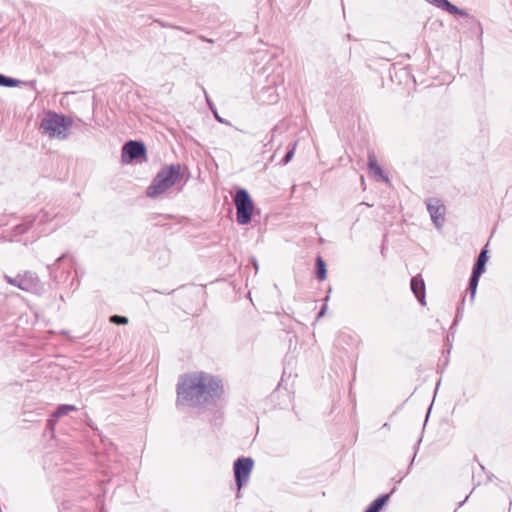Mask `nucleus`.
Wrapping results in <instances>:
<instances>
[{
  "instance_id": "obj_1",
  "label": "nucleus",
  "mask_w": 512,
  "mask_h": 512,
  "mask_svg": "<svg viewBox=\"0 0 512 512\" xmlns=\"http://www.w3.org/2000/svg\"><path fill=\"white\" fill-rule=\"evenodd\" d=\"M221 382L216 377L194 372L181 376L177 384V405L201 407L219 397Z\"/></svg>"
},
{
  "instance_id": "obj_2",
  "label": "nucleus",
  "mask_w": 512,
  "mask_h": 512,
  "mask_svg": "<svg viewBox=\"0 0 512 512\" xmlns=\"http://www.w3.org/2000/svg\"><path fill=\"white\" fill-rule=\"evenodd\" d=\"M180 165H169L163 167L152 180L146 189L149 198H157L173 187L180 179Z\"/></svg>"
},
{
  "instance_id": "obj_3",
  "label": "nucleus",
  "mask_w": 512,
  "mask_h": 512,
  "mask_svg": "<svg viewBox=\"0 0 512 512\" xmlns=\"http://www.w3.org/2000/svg\"><path fill=\"white\" fill-rule=\"evenodd\" d=\"M72 125L71 117L49 111L42 119L40 129L42 134L49 138L64 140L68 137Z\"/></svg>"
},
{
  "instance_id": "obj_4",
  "label": "nucleus",
  "mask_w": 512,
  "mask_h": 512,
  "mask_svg": "<svg viewBox=\"0 0 512 512\" xmlns=\"http://www.w3.org/2000/svg\"><path fill=\"white\" fill-rule=\"evenodd\" d=\"M236 218L240 225H246L251 221L254 203L246 189L240 188L234 196Z\"/></svg>"
},
{
  "instance_id": "obj_5",
  "label": "nucleus",
  "mask_w": 512,
  "mask_h": 512,
  "mask_svg": "<svg viewBox=\"0 0 512 512\" xmlns=\"http://www.w3.org/2000/svg\"><path fill=\"white\" fill-rule=\"evenodd\" d=\"M253 466L254 460L250 457H240L234 462V477L238 489L248 482Z\"/></svg>"
},
{
  "instance_id": "obj_6",
  "label": "nucleus",
  "mask_w": 512,
  "mask_h": 512,
  "mask_svg": "<svg viewBox=\"0 0 512 512\" xmlns=\"http://www.w3.org/2000/svg\"><path fill=\"white\" fill-rule=\"evenodd\" d=\"M146 154V146L144 143L136 140L126 142L122 147V161L125 163L139 159Z\"/></svg>"
},
{
  "instance_id": "obj_7",
  "label": "nucleus",
  "mask_w": 512,
  "mask_h": 512,
  "mask_svg": "<svg viewBox=\"0 0 512 512\" xmlns=\"http://www.w3.org/2000/svg\"><path fill=\"white\" fill-rule=\"evenodd\" d=\"M427 210L430 214L431 220L436 228H441L444 222L446 212L445 206L437 198H429L426 202Z\"/></svg>"
},
{
  "instance_id": "obj_8",
  "label": "nucleus",
  "mask_w": 512,
  "mask_h": 512,
  "mask_svg": "<svg viewBox=\"0 0 512 512\" xmlns=\"http://www.w3.org/2000/svg\"><path fill=\"white\" fill-rule=\"evenodd\" d=\"M5 280L9 284L16 286L24 291H30L37 284V278L31 273L25 274L23 276L18 275L15 278L5 275Z\"/></svg>"
},
{
  "instance_id": "obj_9",
  "label": "nucleus",
  "mask_w": 512,
  "mask_h": 512,
  "mask_svg": "<svg viewBox=\"0 0 512 512\" xmlns=\"http://www.w3.org/2000/svg\"><path fill=\"white\" fill-rule=\"evenodd\" d=\"M410 287L419 303L421 305H426L425 282L420 274L412 277Z\"/></svg>"
},
{
  "instance_id": "obj_10",
  "label": "nucleus",
  "mask_w": 512,
  "mask_h": 512,
  "mask_svg": "<svg viewBox=\"0 0 512 512\" xmlns=\"http://www.w3.org/2000/svg\"><path fill=\"white\" fill-rule=\"evenodd\" d=\"M425 1L433 6H436L437 8H440V9L450 13V14L460 15V16H464V17L468 16L466 11L458 8L457 6H455L448 0H425Z\"/></svg>"
},
{
  "instance_id": "obj_11",
  "label": "nucleus",
  "mask_w": 512,
  "mask_h": 512,
  "mask_svg": "<svg viewBox=\"0 0 512 512\" xmlns=\"http://www.w3.org/2000/svg\"><path fill=\"white\" fill-rule=\"evenodd\" d=\"M368 168L374 177H378L385 182L388 181V178L384 175L382 168L377 164L374 153H369L368 155Z\"/></svg>"
},
{
  "instance_id": "obj_12",
  "label": "nucleus",
  "mask_w": 512,
  "mask_h": 512,
  "mask_svg": "<svg viewBox=\"0 0 512 512\" xmlns=\"http://www.w3.org/2000/svg\"><path fill=\"white\" fill-rule=\"evenodd\" d=\"M390 494H382L378 496L364 512H380L383 507L388 503Z\"/></svg>"
},
{
  "instance_id": "obj_13",
  "label": "nucleus",
  "mask_w": 512,
  "mask_h": 512,
  "mask_svg": "<svg viewBox=\"0 0 512 512\" xmlns=\"http://www.w3.org/2000/svg\"><path fill=\"white\" fill-rule=\"evenodd\" d=\"M315 269L317 278L321 281L324 280L326 278L327 269L325 261L320 256L316 258Z\"/></svg>"
},
{
  "instance_id": "obj_14",
  "label": "nucleus",
  "mask_w": 512,
  "mask_h": 512,
  "mask_svg": "<svg viewBox=\"0 0 512 512\" xmlns=\"http://www.w3.org/2000/svg\"><path fill=\"white\" fill-rule=\"evenodd\" d=\"M77 407L70 404H62L59 405L56 409V411L53 413L56 418H61L65 415H67L69 412L76 411Z\"/></svg>"
},
{
  "instance_id": "obj_15",
  "label": "nucleus",
  "mask_w": 512,
  "mask_h": 512,
  "mask_svg": "<svg viewBox=\"0 0 512 512\" xmlns=\"http://www.w3.org/2000/svg\"><path fill=\"white\" fill-rule=\"evenodd\" d=\"M479 278H480L479 275L471 273V276L469 278V283H468V290L470 292L471 300H473L475 297L477 287H478Z\"/></svg>"
},
{
  "instance_id": "obj_16",
  "label": "nucleus",
  "mask_w": 512,
  "mask_h": 512,
  "mask_svg": "<svg viewBox=\"0 0 512 512\" xmlns=\"http://www.w3.org/2000/svg\"><path fill=\"white\" fill-rule=\"evenodd\" d=\"M20 84H21L20 80L0 74V86L12 88V87H17Z\"/></svg>"
},
{
  "instance_id": "obj_17",
  "label": "nucleus",
  "mask_w": 512,
  "mask_h": 512,
  "mask_svg": "<svg viewBox=\"0 0 512 512\" xmlns=\"http://www.w3.org/2000/svg\"><path fill=\"white\" fill-rule=\"evenodd\" d=\"M296 146H297V142H293V143L289 144L288 150L280 162L281 165H283V166L287 165L292 160L295 150H296Z\"/></svg>"
},
{
  "instance_id": "obj_18",
  "label": "nucleus",
  "mask_w": 512,
  "mask_h": 512,
  "mask_svg": "<svg viewBox=\"0 0 512 512\" xmlns=\"http://www.w3.org/2000/svg\"><path fill=\"white\" fill-rule=\"evenodd\" d=\"M110 322L116 325H125L128 323V318L121 315H113L110 317Z\"/></svg>"
},
{
  "instance_id": "obj_19",
  "label": "nucleus",
  "mask_w": 512,
  "mask_h": 512,
  "mask_svg": "<svg viewBox=\"0 0 512 512\" xmlns=\"http://www.w3.org/2000/svg\"><path fill=\"white\" fill-rule=\"evenodd\" d=\"M485 265L486 264L475 262L472 273L481 276L485 272Z\"/></svg>"
},
{
  "instance_id": "obj_20",
  "label": "nucleus",
  "mask_w": 512,
  "mask_h": 512,
  "mask_svg": "<svg viewBox=\"0 0 512 512\" xmlns=\"http://www.w3.org/2000/svg\"><path fill=\"white\" fill-rule=\"evenodd\" d=\"M58 421V418H56L54 416V414L51 415V417L48 419L47 421V428L50 430V431H53L54 428H55V425Z\"/></svg>"
},
{
  "instance_id": "obj_21",
  "label": "nucleus",
  "mask_w": 512,
  "mask_h": 512,
  "mask_svg": "<svg viewBox=\"0 0 512 512\" xmlns=\"http://www.w3.org/2000/svg\"><path fill=\"white\" fill-rule=\"evenodd\" d=\"M487 260H488V257H487V250H486V249H483V250L480 252V254L478 255V258H477L476 262L486 264Z\"/></svg>"
},
{
  "instance_id": "obj_22",
  "label": "nucleus",
  "mask_w": 512,
  "mask_h": 512,
  "mask_svg": "<svg viewBox=\"0 0 512 512\" xmlns=\"http://www.w3.org/2000/svg\"><path fill=\"white\" fill-rule=\"evenodd\" d=\"M64 257H65V254L61 255L60 257H58V258L56 259L55 263H53L51 266H48V268L50 269V271H51V272L56 268L57 264H58V263H59V262H60Z\"/></svg>"
},
{
  "instance_id": "obj_23",
  "label": "nucleus",
  "mask_w": 512,
  "mask_h": 512,
  "mask_svg": "<svg viewBox=\"0 0 512 512\" xmlns=\"http://www.w3.org/2000/svg\"><path fill=\"white\" fill-rule=\"evenodd\" d=\"M326 305H323L320 312L318 313V318L322 317L325 314Z\"/></svg>"
},
{
  "instance_id": "obj_24",
  "label": "nucleus",
  "mask_w": 512,
  "mask_h": 512,
  "mask_svg": "<svg viewBox=\"0 0 512 512\" xmlns=\"http://www.w3.org/2000/svg\"><path fill=\"white\" fill-rule=\"evenodd\" d=\"M214 115H215V118L217 119V121H219L220 123H224V120L216 112H214Z\"/></svg>"
},
{
  "instance_id": "obj_25",
  "label": "nucleus",
  "mask_w": 512,
  "mask_h": 512,
  "mask_svg": "<svg viewBox=\"0 0 512 512\" xmlns=\"http://www.w3.org/2000/svg\"><path fill=\"white\" fill-rule=\"evenodd\" d=\"M253 266L256 270H258V263L256 261L253 262Z\"/></svg>"
},
{
  "instance_id": "obj_26",
  "label": "nucleus",
  "mask_w": 512,
  "mask_h": 512,
  "mask_svg": "<svg viewBox=\"0 0 512 512\" xmlns=\"http://www.w3.org/2000/svg\"><path fill=\"white\" fill-rule=\"evenodd\" d=\"M466 500H468V496H467V497H465L464 501H462V502L459 504V506H462V505L465 503V501H466Z\"/></svg>"
},
{
  "instance_id": "obj_27",
  "label": "nucleus",
  "mask_w": 512,
  "mask_h": 512,
  "mask_svg": "<svg viewBox=\"0 0 512 512\" xmlns=\"http://www.w3.org/2000/svg\"><path fill=\"white\" fill-rule=\"evenodd\" d=\"M388 427H389L388 423H385V424L383 425V428H388Z\"/></svg>"
},
{
  "instance_id": "obj_28",
  "label": "nucleus",
  "mask_w": 512,
  "mask_h": 512,
  "mask_svg": "<svg viewBox=\"0 0 512 512\" xmlns=\"http://www.w3.org/2000/svg\"><path fill=\"white\" fill-rule=\"evenodd\" d=\"M275 131H276V127L273 128V130H272V136L274 135Z\"/></svg>"
}]
</instances>
